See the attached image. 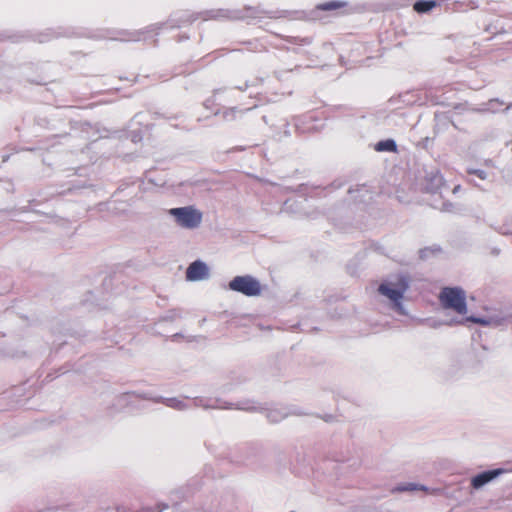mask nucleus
Listing matches in <instances>:
<instances>
[{"mask_svg": "<svg viewBox=\"0 0 512 512\" xmlns=\"http://www.w3.org/2000/svg\"><path fill=\"white\" fill-rule=\"evenodd\" d=\"M438 298L443 308L451 309L461 315L467 313L466 295L462 289L444 287Z\"/></svg>", "mask_w": 512, "mask_h": 512, "instance_id": "f257e3e1", "label": "nucleus"}, {"mask_svg": "<svg viewBox=\"0 0 512 512\" xmlns=\"http://www.w3.org/2000/svg\"><path fill=\"white\" fill-rule=\"evenodd\" d=\"M408 287V280L404 276H399L395 282H385L380 284L378 292L390 299L395 306L401 308V300Z\"/></svg>", "mask_w": 512, "mask_h": 512, "instance_id": "f03ea898", "label": "nucleus"}, {"mask_svg": "<svg viewBox=\"0 0 512 512\" xmlns=\"http://www.w3.org/2000/svg\"><path fill=\"white\" fill-rule=\"evenodd\" d=\"M169 214L175 218L179 226L187 229L198 227L202 221V213L192 206L172 208Z\"/></svg>", "mask_w": 512, "mask_h": 512, "instance_id": "7ed1b4c3", "label": "nucleus"}, {"mask_svg": "<svg viewBox=\"0 0 512 512\" xmlns=\"http://www.w3.org/2000/svg\"><path fill=\"white\" fill-rule=\"evenodd\" d=\"M229 288L246 296H258L262 287L258 280L250 275L236 276L229 282Z\"/></svg>", "mask_w": 512, "mask_h": 512, "instance_id": "20e7f679", "label": "nucleus"}, {"mask_svg": "<svg viewBox=\"0 0 512 512\" xmlns=\"http://www.w3.org/2000/svg\"><path fill=\"white\" fill-rule=\"evenodd\" d=\"M505 472L504 469H494V470H488L484 471L482 473H479L472 477L471 479V486L474 489H480L499 475L503 474Z\"/></svg>", "mask_w": 512, "mask_h": 512, "instance_id": "39448f33", "label": "nucleus"}, {"mask_svg": "<svg viewBox=\"0 0 512 512\" xmlns=\"http://www.w3.org/2000/svg\"><path fill=\"white\" fill-rule=\"evenodd\" d=\"M208 276V267L201 261H194L186 271V278L189 281H198Z\"/></svg>", "mask_w": 512, "mask_h": 512, "instance_id": "423d86ee", "label": "nucleus"}, {"mask_svg": "<svg viewBox=\"0 0 512 512\" xmlns=\"http://www.w3.org/2000/svg\"><path fill=\"white\" fill-rule=\"evenodd\" d=\"M347 5L348 3L345 1L332 0L316 5L315 9L317 11H338L346 8Z\"/></svg>", "mask_w": 512, "mask_h": 512, "instance_id": "0eeeda50", "label": "nucleus"}, {"mask_svg": "<svg viewBox=\"0 0 512 512\" xmlns=\"http://www.w3.org/2000/svg\"><path fill=\"white\" fill-rule=\"evenodd\" d=\"M438 6L434 0H418L413 4V9L419 14L427 13Z\"/></svg>", "mask_w": 512, "mask_h": 512, "instance_id": "6e6552de", "label": "nucleus"}, {"mask_svg": "<svg viewBox=\"0 0 512 512\" xmlns=\"http://www.w3.org/2000/svg\"><path fill=\"white\" fill-rule=\"evenodd\" d=\"M376 150L377 151H389V152H396L397 151V145L396 143L391 140H384L380 141L376 144Z\"/></svg>", "mask_w": 512, "mask_h": 512, "instance_id": "1a4fd4ad", "label": "nucleus"}, {"mask_svg": "<svg viewBox=\"0 0 512 512\" xmlns=\"http://www.w3.org/2000/svg\"><path fill=\"white\" fill-rule=\"evenodd\" d=\"M470 174H474L476 175L477 177H479L480 179H485L486 177V174L484 171L482 170H473V171H469Z\"/></svg>", "mask_w": 512, "mask_h": 512, "instance_id": "9d476101", "label": "nucleus"}, {"mask_svg": "<svg viewBox=\"0 0 512 512\" xmlns=\"http://www.w3.org/2000/svg\"><path fill=\"white\" fill-rule=\"evenodd\" d=\"M415 489H416V486H414V485H409V486L398 488L399 491H407V490H415Z\"/></svg>", "mask_w": 512, "mask_h": 512, "instance_id": "9b49d317", "label": "nucleus"}, {"mask_svg": "<svg viewBox=\"0 0 512 512\" xmlns=\"http://www.w3.org/2000/svg\"><path fill=\"white\" fill-rule=\"evenodd\" d=\"M434 178L438 180L439 184L443 183V177L439 173H436Z\"/></svg>", "mask_w": 512, "mask_h": 512, "instance_id": "f8f14e48", "label": "nucleus"}, {"mask_svg": "<svg viewBox=\"0 0 512 512\" xmlns=\"http://www.w3.org/2000/svg\"><path fill=\"white\" fill-rule=\"evenodd\" d=\"M459 187H460V186H456V187L454 188V192L459 191Z\"/></svg>", "mask_w": 512, "mask_h": 512, "instance_id": "ddd939ff", "label": "nucleus"}]
</instances>
